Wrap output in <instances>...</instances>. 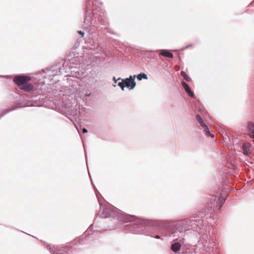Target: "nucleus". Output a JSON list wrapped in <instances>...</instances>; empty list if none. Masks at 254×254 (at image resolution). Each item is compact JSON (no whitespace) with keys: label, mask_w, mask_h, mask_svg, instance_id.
<instances>
[{"label":"nucleus","mask_w":254,"mask_h":254,"mask_svg":"<svg viewBox=\"0 0 254 254\" xmlns=\"http://www.w3.org/2000/svg\"><path fill=\"white\" fill-rule=\"evenodd\" d=\"M124 82L125 87H127L129 90L133 89L136 86L135 76L130 75L129 77L124 78Z\"/></svg>","instance_id":"nucleus-10"},{"label":"nucleus","mask_w":254,"mask_h":254,"mask_svg":"<svg viewBox=\"0 0 254 254\" xmlns=\"http://www.w3.org/2000/svg\"><path fill=\"white\" fill-rule=\"evenodd\" d=\"M252 144L249 142H244L242 146L243 153L245 155H249L250 154V149L252 147Z\"/></svg>","instance_id":"nucleus-12"},{"label":"nucleus","mask_w":254,"mask_h":254,"mask_svg":"<svg viewBox=\"0 0 254 254\" xmlns=\"http://www.w3.org/2000/svg\"><path fill=\"white\" fill-rule=\"evenodd\" d=\"M112 79L114 81V82L116 83L118 81L120 80L121 79H122V78L119 77L118 79H116L115 76H113Z\"/></svg>","instance_id":"nucleus-22"},{"label":"nucleus","mask_w":254,"mask_h":254,"mask_svg":"<svg viewBox=\"0 0 254 254\" xmlns=\"http://www.w3.org/2000/svg\"><path fill=\"white\" fill-rule=\"evenodd\" d=\"M101 5L102 3L99 0H86L83 26L86 31L90 33L94 32L95 25L98 23L105 26L109 24L104 10L101 7Z\"/></svg>","instance_id":"nucleus-2"},{"label":"nucleus","mask_w":254,"mask_h":254,"mask_svg":"<svg viewBox=\"0 0 254 254\" xmlns=\"http://www.w3.org/2000/svg\"><path fill=\"white\" fill-rule=\"evenodd\" d=\"M82 133H87L88 132V130L86 128L83 127L82 128Z\"/></svg>","instance_id":"nucleus-25"},{"label":"nucleus","mask_w":254,"mask_h":254,"mask_svg":"<svg viewBox=\"0 0 254 254\" xmlns=\"http://www.w3.org/2000/svg\"><path fill=\"white\" fill-rule=\"evenodd\" d=\"M181 84L183 87L184 88V90H185L186 92L188 94V95L189 96L192 98L195 97L194 92L191 90L188 83H187L185 81H183L181 83Z\"/></svg>","instance_id":"nucleus-11"},{"label":"nucleus","mask_w":254,"mask_h":254,"mask_svg":"<svg viewBox=\"0 0 254 254\" xmlns=\"http://www.w3.org/2000/svg\"><path fill=\"white\" fill-rule=\"evenodd\" d=\"M77 33L81 36V37H83V36L84 35V31H81V30H78L77 31Z\"/></svg>","instance_id":"nucleus-23"},{"label":"nucleus","mask_w":254,"mask_h":254,"mask_svg":"<svg viewBox=\"0 0 254 254\" xmlns=\"http://www.w3.org/2000/svg\"><path fill=\"white\" fill-rule=\"evenodd\" d=\"M31 80L29 76L25 75H19L16 76L13 79V82L19 87H21L26 81Z\"/></svg>","instance_id":"nucleus-9"},{"label":"nucleus","mask_w":254,"mask_h":254,"mask_svg":"<svg viewBox=\"0 0 254 254\" xmlns=\"http://www.w3.org/2000/svg\"><path fill=\"white\" fill-rule=\"evenodd\" d=\"M196 120L200 126L202 127L204 130L206 136L214 137V135L210 133V130L208 126L204 123L201 115L199 114L196 116Z\"/></svg>","instance_id":"nucleus-8"},{"label":"nucleus","mask_w":254,"mask_h":254,"mask_svg":"<svg viewBox=\"0 0 254 254\" xmlns=\"http://www.w3.org/2000/svg\"><path fill=\"white\" fill-rule=\"evenodd\" d=\"M133 76H135V78L136 77L138 80L140 81L142 79H147L148 76L146 73L144 72H140L137 75H133Z\"/></svg>","instance_id":"nucleus-16"},{"label":"nucleus","mask_w":254,"mask_h":254,"mask_svg":"<svg viewBox=\"0 0 254 254\" xmlns=\"http://www.w3.org/2000/svg\"><path fill=\"white\" fill-rule=\"evenodd\" d=\"M113 86H114V87H116V84H113Z\"/></svg>","instance_id":"nucleus-33"},{"label":"nucleus","mask_w":254,"mask_h":254,"mask_svg":"<svg viewBox=\"0 0 254 254\" xmlns=\"http://www.w3.org/2000/svg\"><path fill=\"white\" fill-rule=\"evenodd\" d=\"M21 106H15V105H12L10 106H9L7 107L6 108L4 109L5 112H6L7 114L9 113L10 112H12L18 108H21Z\"/></svg>","instance_id":"nucleus-18"},{"label":"nucleus","mask_w":254,"mask_h":254,"mask_svg":"<svg viewBox=\"0 0 254 254\" xmlns=\"http://www.w3.org/2000/svg\"><path fill=\"white\" fill-rule=\"evenodd\" d=\"M3 117H4L3 115L2 114V113L0 115V119L2 118Z\"/></svg>","instance_id":"nucleus-31"},{"label":"nucleus","mask_w":254,"mask_h":254,"mask_svg":"<svg viewBox=\"0 0 254 254\" xmlns=\"http://www.w3.org/2000/svg\"><path fill=\"white\" fill-rule=\"evenodd\" d=\"M0 77H4L5 78L9 79V78H10L11 76L10 75H2V76H0Z\"/></svg>","instance_id":"nucleus-24"},{"label":"nucleus","mask_w":254,"mask_h":254,"mask_svg":"<svg viewBox=\"0 0 254 254\" xmlns=\"http://www.w3.org/2000/svg\"><path fill=\"white\" fill-rule=\"evenodd\" d=\"M54 68V67H51L50 68H46L45 69H44L43 70V72L44 73H48L49 72L50 70H54L53 68Z\"/></svg>","instance_id":"nucleus-21"},{"label":"nucleus","mask_w":254,"mask_h":254,"mask_svg":"<svg viewBox=\"0 0 254 254\" xmlns=\"http://www.w3.org/2000/svg\"><path fill=\"white\" fill-rule=\"evenodd\" d=\"M28 81H26L24 84H23L20 88L22 90H23L27 92H30L33 89V85L30 83L28 82Z\"/></svg>","instance_id":"nucleus-14"},{"label":"nucleus","mask_w":254,"mask_h":254,"mask_svg":"<svg viewBox=\"0 0 254 254\" xmlns=\"http://www.w3.org/2000/svg\"><path fill=\"white\" fill-rule=\"evenodd\" d=\"M74 57V52H70L67 56L65 60V62L63 64V67H60L59 68V71L56 72V73L53 74V75L55 74H62L63 73V70L65 69V72H67L66 71L67 68V65H65L66 62H69L70 63H73V61H74L73 60V58ZM52 76L53 74H51Z\"/></svg>","instance_id":"nucleus-7"},{"label":"nucleus","mask_w":254,"mask_h":254,"mask_svg":"<svg viewBox=\"0 0 254 254\" xmlns=\"http://www.w3.org/2000/svg\"><path fill=\"white\" fill-rule=\"evenodd\" d=\"M187 48L186 46L182 47L180 50L181 51H184V50H186Z\"/></svg>","instance_id":"nucleus-27"},{"label":"nucleus","mask_w":254,"mask_h":254,"mask_svg":"<svg viewBox=\"0 0 254 254\" xmlns=\"http://www.w3.org/2000/svg\"><path fill=\"white\" fill-rule=\"evenodd\" d=\"M89 91V87H87L80 92V97L84 101H87L86 97H89L91 95V93Z\"/></svg>","instance_id":"nucleus-13"},{"label":"nucleus","mask_w":254,"mask_h":254,"mask_svg":"<svg viewBox=\"0 0 254 254\" xmlns=\"http://www.w3.org/2000/svg\"><path fill=\"white\" fill-rule=\"evenodd\" d=\"M181 75L186 81L190 82L191 80V78L184 71L181 72Z\"/></svg>","instance_id":"nucleus-19"},{"label":"nucleus","mask_w":254,"mask_h":254,"mask_svg":"<svg viewBox=\"0 0 254 254\" xmlns=\"http://www.w3.org/2000/svg\"><path fill=\"white\" fill-rule=\"evenodd\" d=\"M122 80V81L121 82H119L117 84L118 86H119L121 88V89L124 91V89L125 88V84H124V79H121Z\"/></svg>","instance_id":"nucleus-20"},{"label":"nucleus","mask_w":254,"mask_h":254,"mask_svg":"<svg viewBox=\"0 0 254 254\" xmlns=\"http://www.w3.org/2000/svg\"><path fill=\"white\" fill-rule=\"evenodd\" d=\"M2 114L4 116L7 114L4 109L2 111Z\"/></svg>","instance_id":"nucleus-29"},{"label":"nucleus","mask_w":254,"mask_h":254,"mask_svg":"<svg viewBox=\"0 0 254 254\" xmlns=\"http://www.w3.org/2000/svg\"><path fill=\"white\" fill-rule=\"evenodd\" d=\"M94 190L100 205V210L98 213L99 216L103 218L113 217L125 223L134 221L130 226L129 230L132 233H142L147 235L144 230L147 227H150L153 230L160 232L164 235H167L168 234L170 237L177 239L178 237H180L178 234L183 236L184 234L190 230L188 228L191 225V222L190 221L141 219L137 218L134 215L124 213L112 205L104 206L101 212L102 204L99 197L101 194L96 188H95Z\"/></svg>","instance_id":"nucleus-1"},{"label":"nucleus","mask_w":254,"mask_h":254,"mask_svg":"<svg viewBox=\"0 0 254 254\" xmlns=\"http://www.w3.org/2000/svg\"><path fill=\"white\" fill-rule=\"evenodd\" d=\"M21 106H15V105H12L10 106H9L7 107L6 108L4 109L5 112H6L7 114L9 113L10 112H12L18 108H21Z\"/></svg>","instance_id":"nucleus-17"},{"label":"nucleus","mask_w":254,"mask_h":254,"mask_svg":"<svg viewBox=\"0 0 254 254\" xmlns=\"http://www.w3.org/2000/svg\"><path fill=\"white\" fill-rule=\"evenodd\" d=\"M151 237H154L156 239H160V236H159L158 235H156L155 236H151Z\"/></svg>","instance_id":"nucleus-26"},{"label":"nucleus","mask_w":254,"mask_h":254,"mask_svg":"<svg viewBox=\"0 0 254 254\" xmlns=\"http://www.w3.org/2000/svg\"><path fill=\"white\" fill-rule=\"evenodd\" d=\"M225 201V198L213 197L210 200V207L215 208L217 210H220Z\"/></svg>","instance_id":"nucleus-6"},{"label":"nucleus","mask_w":254,"mask_h":254,"mask_svg":"<svg viewBox=\"0 0 254 254\" xmlns=\"http://www.w3.org/2000/svg\"><path fill=\"white\" fill-rule=\"evenodd\" d=\"M68 68L69 69H72V67L70 66V65H69Z\"/></svg>","instance_id":"nucleus-32"},{"label":"nucleus","mask_w":254,"mask_h":254,"mask_svg":"<svg viewBox=\"0 0 254 254\" xmlns=\"http://www.w3.org/2000/svg\"><path fill=\"white\" fill-rule=\"evenodd\" d=\"M160 55L169 58H173V54L168 50H161L160 51Z\"/></svg>","instance_id":"nucleus-15"},{"label":"nucleus","mask_w":254,"mask_h":254,"mask_svg":"<svg viewBox=\"0 0 254 254\" xmlns=\"http://www.w3.org/2000/svg\"><path fill=\"white\" fill-rule=\"evenodd\" d=\"M2 114L4 116L7 114L4 109L2 111Z\"/></svg>","instance_id":"nucleus-28"},{"label":"nucleus","mask_w":254,"mask_h":254,"mask_svg":"<svg viewBox=\"0 0 254 254\" xmlns=\"http://www.w3.org/2000/svg\"><path fill=\"white\" fill-rule=\"evenodd\" d=\"M44 244L51 254H65L68 252H75V248H73L70 244L61 245H52L44 242Z\"/></svg>","instance_id":"nucleus-5"},{"label":"nucleus","mask_w":254,"mask_h":254,"mask_svg":"<svg viewBox=\"0 0 254 254\" xmlns=\"http://www.w3.org/2000/svg\"><path fill=\"white\" fill-rule=\"evenodd\" d=\"M183 240V244L180 242L173 243L170 247V249L174 253H178V254H201L204 249L198 248L197 246H192L190 244H185L184 239L182 238L180 241Z\"/></svg>","instance_id":"nucleus-3"},{"label":"nucleus","mask_w":254,"mask_h":254,"mask_svg":"<svg viewBox=\"0 0 254 254\" xmlns=\"http://www.w3.org/2000/svg\"><path fill=\"white\" fill-rule=\"evenodd\" d=\"M192 46V44H190L186 46V48H187V49H188L189 48L191 47Z\"/></svg>","instance_id":"nucleus-30"},{"label":"nucleus","mask_w":254,"mask_h":254,"mask_svg":"<svg viewBox=\"0 0 254 254\" xmlns=\"http://www.w3.org/2000/svg\"><path fill=\"white\" fill-rule=\"evenodd\" d=\"M77 104L75 99L72 101L67 99L65 101L64 104L63 110L64 112L65 116L67 117L73 123V121L69 116H71L74 118L79 116V111L77 108Z\"/></svg>","instance_id":"nucleus-4"}]
</instances>
